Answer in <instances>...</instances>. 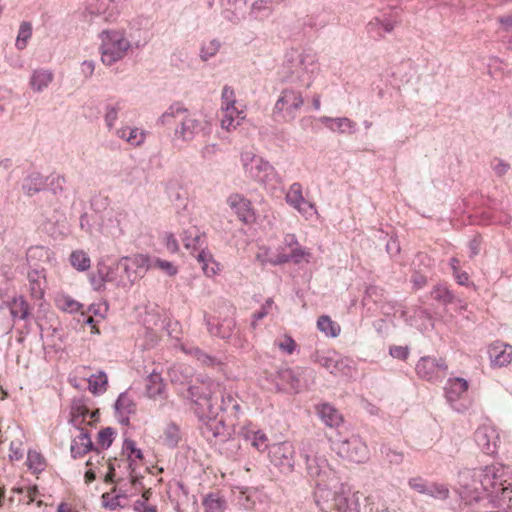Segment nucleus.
Masks as SVG:
<instances>
[{"instance_id":"27","label":"nucleus","mask_w":512,"mask_h":512,"mask_svg":"<svg viewBox=\"0 0 512 512\" xmlns=\"http://www.w3.org/2000/svg\"><path fill=\"white\" fill-rule=\"evenodd\" d=\"M196 259L201 264L202 271L207 277H213L222 271V265L215 260L213 254L207 249H201Z\"/></svg>"},{"instance_id":"30","label":"nucleus","mask_w":512,"mask_h":512,"mask_svg":"<svg viewBox=\"0 0 512 512\" xmlns=\"http://www.w3.org/2000/svg\"><path fill=\"white\" fill-rule=\"evenodd\" d=\"M322 123L334 132L339 133H350L355 128V123L351 121L349 118L340 117V118H331V117H323L321 119Z\"/></svg>"},{"instance_id":"49","label":"nucleus","mask_w":512,"mask_h":512,"mask_svg":"<svg viewBox=\"0 0 512 512\" xmlns=\"http://www.w3.org/2000/svg\"><path fill=\"white\" fill-rule=\"evenodd\" d=\"M122 110L123 105L121 102H117L106 107V113L104 118L105 123L109 129H112L115 126L116 120L118 119V115Z\"/></svg>"},{"instance_id":"32","label":"nucleus","mask_w":512,"mask_h":512,"mask_svg":"<svg viewBox=\"0 0 512 512\" xmlns=\"http://www.w3.org/2000/svg\"><path fill=\"white\" fill-rule=\"evenodd\" d=\"M181 348L186 354L193 356L203 366L215 367L221 364V361L219 359L207 354L198 347H186L184 345H181Z\"/></svg>"},{"instance_id":"43","label":"nucleus","mask_w":512,"mask_h":512,"mask_svg":"<svg viewBox=\"0 0 512 512\" xmlns=\"http://www.w3.org/2000/svg\"><path fill=\"white\" fill-rule=\"evenodd\" d=\"M123 452L127 454L128 460H129V469L131 470V474L134 472L135 468L133 467V457L135 459H142L143 453L140 449L136 447L135 441L131 439H125L123 444Z\"/></svg>"},{"instance_id":"48","label":"nucleus","mask_w":512,"mask_h":512,"mask_svg":"<svg viewBox=\"0 0 512 512\" xmlns=\"http://www.w3.org/2000/svg\"><path fill=\"white\" fill-rule=\"evenodd\" d=\"M44 186L45 181L38 173L31 175L23 184V188L26 190L28 195H33L40 191Z\"/></svg>"},{"instance_id":"39","label":"nucleus","mask_w":512,"mask_h":512,"mask_svg":"<svg viewBox=\"0 0 512 512\" xmlns=\"http://www.w3.org/2000/svg\"><path fill=\"white\" fill-rule=\"evenodd\" d=\"M226 500L217 494L210 493L203 500L206 512H223L226 509Z\"/></svg>"},{"instance_id":"47","label":"nucleus","mask_w":512,"mask_h":512,"mask_svg":"<svg viewBox=\"0 0 512 512\" xmlns=\"http://www.w3.org/2000/svg\"><path fill=\"white\" fill-rule=\"evenodd\" d=\"M32 36V26L29 22H22L19 27L18 35L16 38V47L19 50L24 49L29 39Z\"/></svg>"},{"instance_id":"21","label":"nucleus","mask_w":512,"mask_h":512,"mask_svg":"<svg viewBox=\"0 0 512 512\" xmlns=\"http://www.w3.org/2000/svg\"><path fill=\"white\" fill-rule=\"evenodd\" d=\"M115 411L122 425H129V416L136 413V404L128 392L121 393L115 402Z\"/></svg>"},{"instance_id":"13","label":"nucleus","mask_w":512,"mask_h":512,"mask_svg":"<svg viewBox=\"0 0 512 512\" xmlns=\"http://www.w3.org/2000/svg\"><path fill=\"white\" fill-rule=\"evenodd\" d=\"M313 360L334 375L346 373L352 363L350 358L342 356L335 350L316 351Z\"/></svg>"},{"instance_id":"52","label":"nucleus","mask_w":512,"mask_h":512,"mask_svg":"<svg viewBox=\"0 0 512 512\" xmlns=\"http://www.w3.org/2000/svg\"><path fill=\"white\" fill-rule=\"evenodd\" d=\"M89 414V408L85 404V401L82 398L73 399L71 408H70V415H75L77 417L83 416L88 417Z\"/></svg>"},{"instance_id":"45","label":"nucleus","mask_w":512,"mask_h":512,"mask_svg":"<svg viewBox=\"0 0 512 512\" xmlns=\"http://www.w3.org/2000/svg\"><path fill=\"white\" fill-rule=\"evenodd\" d=\"M108 312V304L104 301L91 304L87 311H81L82 315H87L86 320H94L95 317L105 318Z\"/></svg>"},{"instance_id":"23","label":"nucleus","mask_w":512,"mask_h":512,"mask_svg":"<svg viewBox=\"0 0 512 512\" xmlns=\"http://www.w3.org/2000/svg\"><path fill=\"white\" fill-rule=\"evenodd\" d=\"M115 135L125 141L128 145L132 147H139L145 142L147 132L138 127L125 125L116 129Z\"/></svg>"},{"instance_id":"31","label":"nucleus","mask_w":512,"mask_h":512,"mask_svg":"<svg viewBox=\"0 0 512 512\" xmlns=\"http://www.w3.org/2000/svg\"><path fill=\"white\" fill-rule=\"evenodd\" d=\"M318 414L326 426L339 427L342 422L341 414L330 404H322L318 408Z\"/></svg>"},{"instance_id":"54","label":"nucleus","mask_w":512,"mask_h":512,"mask_svg":"<svg viewBox=\"0 0 512 512\" xmlns=\"http://www.w3.org/2000/svg\"><path fill=\"white\" fill-rule=\"evenodd\" d=\"M27 462L30 469H34L35 471L43 470L44 459L39 453L35 451H28Z\"/></svg>"},{"instance_id":"33","label":"nucleus","mask_w":512,"mask_h":512,"mask_svg":"<svg viewBox=\"0 0 512 512\" xmlns=\"http://www.w3.org/2000/svg\"><path fill=\"white\" fill-rule=\"evenodd\" d=\"M207 331L214 337L229 338L234 329L235 322H205Z\"/></svg>"},{"instance_id":"3","label":"nucleus","mask_w":512,"mask_h":512,"mask_svg":"<svg viewBox=\"0 0 512 512\" xmlns=\"http://www.w3.org/2000/svg\"><path fill=\"white\" fill-rule=\"evenodd\" d=\"M172 120L176 123L175 137L183 141H191L200 133L207 135L211 132V123L207 119L178 103L171 105L161 116L163 124H170Z\"/></svg>"},{"instance_id":"64","label":"nucleus","mask_w":512,"mask_h":512,"mask_svg":"<svg viewBox=\"0 0 512 512\" xmlns=\"http://www.w3.org/2000/svg\"><path fill=\"white\" fill-rule=\"evenodd\" d=\"M428 481L424 480L423 478L421 477H414V478H411L408 482L409 484V487L415 491H417L418 493H421L423 494L425 488H426V485H427Z\"/></svg>"},{"instance_id":"16","label":"nucleus","mask_w":512,"mask_h":512,"mask_svg":"<svg viewBox=\"0 0 512 512\" xmlns=\"http://www.w3.org/2000/svg\"><path fill=\"white\" fill-rule=\"evenodd\" d=\"M416 372L419 377L428 380L436 381L445 377L447 372V365L443 359H436L434 357H422L417 365Z\"/></svg>"},{"instance_id":"18","label":"nucleus","mask_w":512,"mask_h":512,"mask_svg":"<svg viewBox=\"0 0 512 512\" xmlns=\"http://www.w3.org/2000/svg\"><path fill=\"white\" fill-rule=\"evenodd\" d=\"M214 383V381L203 382L202 384ZM215 384L218 385L217 388L212 389L213 391V404L219 411H223L228 413L230 416L237 417L240 404L238 400L231 394H225L222 391L221 385L217 382Z\"/></svg>"},{"instance_id":"44","label":"nucleus","mask_w":512,"mask_h":512,"mask_svg":"<svg viewBox=\"0 0 512 512\" xmlns=\"http://www.w3.org/2000/svg\"><path fill=\"white\" fill-rule=\"evenodd\" d=\"M423 494L435 499H446L449 496V489L444 484L428 482Z\"/></svg>"},{"instance_id":"8","label":"nucleus","mask_w":512,"mask_h":512,"mask_svg":"<svg viewBox=\"0 0 512 512\" xmlns=\"http://www.w3.org/2000/svg\"><path fill=\"white\" fill-rule=\"evenodd\" d=\"M302 92L294 88H285L281 91L273 108L275 116L286 122L293 121L304 105Z\"/></svg>"},{"instance_id":"9","label":"nucleus","mask_w":512,"mask_h":512,"mask_svg":"<svg viewBox=\"0 0 512 512\" xmlns=\"http://www.w3.org/2000/svg\"><path fill=\"white\" fill-rule=\"evenodd\" d=\"M333 449L344 459L354 463H363L369 458V450L359 436L352 435L345 439L333 440L330 437Z\"/></svg>"},{"instance_id":"28","label":"nucleus","mask_w":512,"mask_h":512,"mask_svg":"<svg viewBox=\"0 0 512 512\" xmlns=\"http://www.w3.org/2000/svg\"><path fill=\"white\" fill-rule=\"evenodd\" d=\"M30 294L35 299H42L46 288V277L42 271L33 270L28 273Z\"/></svg>"},{"instance_id":"25","label":"nucleus","mask_w":512,"mask_h":512,"mask_svg":"<svg viewBox=\"0 0 512 512\" xmlns=\"http://www.w3.org/2000/svg\"><path fill=\"white\" fill-rule=\"evenodd\" d=\"M256 258L262 264L281 265L288 262V254L280 253L276 246H261Z\"/></svg>"},{"instance_id":"10","label":"nucleus","mask_w":512,"mask_h":512,"mask_svg":"<svg viewBox=\"0 0 512 512\" xmlns=\"http://www.w3.org/2000/svg\"><path fill=\"white\" fill-rule=\"evenodd\" d=\"M285 202L305 220L319 218L316 204L305 198L303 187L299 182H294L288 187L285 193Z\"/></svg>"},{"instance_id":"50","label":"nucleus","mask_w":512,"mask_h":512,"mask_svg":"<svg viewBox=\"0 0 512 512\" xmlns=\"http://www.w3.org/2000/svg\"><path fill=\"white\" fill-rule=\"evenodd\" d=\"M317 328L327 337H337L341 332L338 322H316Z\"/></svg>"},{"instance_id":"57","label":"nucleus","mask_w":512,"mask_h":512,"mask_svg":"<svg viewBox=\"0 0 512 512\" xmlns=\"http://www.w3.org/2000/svg\"><path fill=\"white\" fill-rule=\"evenodd\" d=\"M279 349L287 354H292L296 348V342L292 337L285 335L282 339L276 341Z\"/></svg>"},{"instance_id":"17","label":"nucleus","mask_w":512,"mask_h":512,"mask_svg":"<svg viewBox=\"0 0 512 512\" xmlns=\"http://www.w3.org/2000/svg\"><path fill=\"white\" fill-rule=\"evenodd\" d=\"M474 439L483 453L494 455L497 452L500 437L495 427L488 424L479 426L474 433Z\"/></svg>"},{"instance_id":"20","label":"nucleus","mask_w":512,"mask_h":512,"mask_svg":"<svg viewBox=\"0 0 512 512\" xmlns=\"http://www.w3.org/2000/svg\"><path fill=\"white\" fill-rule=\"evenodd\" d=\"M488 355L493 367H504L512 360V346L496 342L489 346Z\"/></svg>"},{"instance_id":"38","label":"nucleus","mask_w":512,"mask_h":512,"mask_svg":"<svg viewBox=\"0 0 512 512\" xmlns=\"http://www.w3.org/2000/svg\"><path fill=\"white\" fill-rule=\"evenodd\" d=\"M380 453L385 461L391 465H400L404 460V453L394 449L391 445L383 443L380 447Z\"/></svg>"},{"instance_id":"29","label":"nucleus","mask_w":512,"mask_h":512,"mask_svg":"<svg viewBox=\"0 0 512 512\" xmlns=\"http://www.w3.org/2000/svg\"><path fill=\"white\" fill-rule=\"evenodd\" d=\"M54 75L50 70L38 69L33 71L30 78V86L36 92L46 89L53 81Z\"/></svg>"},{"instance_id":"22","label":"nucleus","mask_w":512,"mask_h":512,"mask_svg":"<svg viewBox=\"0 0 512 512\" xmlns=\"http://www.w3.org/2000/svg\"><path fill=\"white\" fill-rule=\"evenodd\" d=\"M122 265L128 277L131 276L130 271L141 276V274L153 268V262L150 258L143 254H136L131 257H125Z\"/></svg>"},{"instance_id":"42","label":"nucleus","mask_w":512,"mask_h":512,"mask_svg":"<svg viewBox=\"0 0 512 512\" xmlns=\"http://www.w3.org/2000/svg\"><path fill=\"white\" fill-rule=\"evenodd\" d=\"M311 256V252L308 249L301 247L298 241L296 240V244H293L289 251L288 262L293 261L294 263L299 264L304 261L308 263L310 261Z\"/></svg>"},{"instance_id":"1","label":"nucleus","mask_w":512,"mask_h":512,"mask_svg":"<svg viewBox=\"0 0 512 512\" xmlns=\"http://www.w3.org/2000/svg\"><path fill=\"white\" fill-rule=\"evenodd\" d=\"M459 495L466 505L473 503L482 512L512 511V469L501 463L459 473Z\"/></svg>"},{"instance_id":"62","label":"nucleus","mask_w":512,"mask_h":512,"mask_svg":"<svg viewBox=\"0 0 512 512\" xmlns=\"http://www.w3.org/2000/svg\"><path fill=\"white\" fill-rule=\"evenodd\" d=\"M123 495H116L115 497H110V495L108 493H105L102 495V499H103V506L105 508H108L110 510H115L117 509L118 507H121V504L119 502V499L120 497H122Z\"/></svg>"},{"instance_id":"7","label":"nucleus","mask_w":512,"mask_h":512,"mask_svg":"<svg viewBox=\"0 0 512 512\" xmlns=\"http://www.w3.org/2000/svg\"><path fill=\"white\" fill-rule=\"evenodd\" d=\"M221 128L230 132L235 130L246 117L245 107L239 105L235 91L230 86H224L221 94Z\"/></svg>"},{"instance_id":"15","label":"nucleus","mask_w":512,"mask_h":512,"mask_svg":"<svg viewBox=\"0 0 512 512\" xmlns=\"http://www.w3.org/2000/svg\"><path fill=\"white\" fill-rule=\"evenodd\" d=\"M226 203L241 223L245 225L255 223L256 212L249 199L239 193H232L228 196Z\"/></svg>"},{"instance_id":"60","label":"nucleus","mask_w":512,"mask_h":512,"mask_svg":"<svg viewBox=\"0 0 512 512\" xmlns=\"http://www.w3.org/2000/svg\"><path fill=\"white\" fill-rule=\"evenodd\" d=\"M293 244H296L295 234H286L284 236L283 242L276 247L280 253L282 252L283 254H289V251Z\"/></svg>"},{"instance_id":"58","label":"nucleus","mask_w":512,"mask_h":512,"mask_svg":"<svg viewBox=\"0 0 512 512\" xmlns=\"http://www.w3.org/2000/svg\"><path fill=\"white\" fill-rule=\"evenodd\" d=\"M153 267L163 270L169 276H174L178 272V269L173 265V263L162 259H155Z\"/></svg>"},{"instance_id":"55","label":"nucleus","mask_w":512,"mask_h":512,"mask_svg":"<svg viewBox=\"0 0 512 512\" xmlns=\"http://www.w3.org/2000/svg\"><path fill=\"white\" fill-rule=\"evenodd\" d=\"M468 389V382L462 378H455L450 382V390L447 392L448 394H455V396H460L462 393L466 392Z\"/></svg>"},{"instance_id":"41","label":"nucleus","mask_w":512,"mask_h":512,"mask_svg":"<svg viewBox=\"0 0 512 512\" xmlns=\"http://www.w3.org/2000/svg\"><path fill=\"white\" fill-rule=\"evenodd\" d=\"M70 263L78 271H86L91 266L90 257L83 250L73 251L70 255Z\"/></svg>"},{"instance_id":"35","label":"nucleus","mask_w":512,"mask_h":512,"mask_svg":"<svg viewBox=\"0 0 512 512\" xmlns=\"http://www.w3.org/2000/svg\"><path fill=\"white\" fill-rule=\"evenodd\" d=\"M146 381V395L149 398H156L163 393L165 384L159 373L153 371L148 375Z\"/></svg>"},{"instance_id":"53","label":"nucleus","mask_w":512,"mask_h":512,"mask_svg":"<svg viewBox=\"0 0 512 512\" xmlns=\"http://www.w3.org/2000/svg\"><path fill=\"white\" fill-rule=\"evenodd\" d=\"M114 435L115 430L111 427L101 429L98 432V444H100L103 448L110 447L113 442Z\"/></svg>"},{"instance_id":"46","label":"nucleus","mask_w":512,"mask_h":512,"mask_svg":"<svg viewBox=\"0 0 512 512\" xmlns=\"http://www.w3.org/2000/svg\"><path fill=\"white\" fill-rule=\"evenodd\" d=\"M88 382L89 390L93 394H100L106 390L108 380L106 374L104 372H100L98 375H92Z\"/></svg>"},{"instance_id":"36","label":"nucleus","mask_w":512,"mask_h":512,"mask_svg":"<svg viewBox=\"0 0 512 512\" xmlns=\"http://www.w3.org/2000/svg\"><path fill=\"white\" fill-rule=\"evenodd\" d=\"M55 305L58 309L68 313H74L83 308L82 304L73 299L70 295L64 293L57 294L55 297Z\"/></svg>"},{"instance_id":"14","label":"nucleus","mask_w":512,"mask_h":512,"mask_svg":"<svg viewBox=\"0 0 512 512\" xmlns=\"http://www.w3.org/2000/svg\"><path fill=\"white\" fill-rule=\"evenodd\" d=\"M245 171L259 182L266 183L275 172L274 167L260 156L251 153L242 155Z\"/></svg>"},{"instance_id":"5","label":"nucleus","mask_w":512,"mask_h":512,"mask_svg":"<svg viewBox=\"0 0 512 512\" xmlns=\"http://www.w3.org/2000/svg\"><path fill=\"white\" fill-rule=\"evenodd\" d=\"M300 454L306 462L308 475L316 480L315 491H317L319 487L329 488L328 486L336 480V474L324 456L314 453L310 440L302 442Z\"/></svg>"},{"instance_id":"63","label":"nucleus","mask_w":512,"mask_h":512,"mask_svg":"<svg viewBox=\"0 0 512 512\" xmlns=\"http://www.w3.org/2000/svg\"><path fill=\"white\" fill-rule=\"evenodd\" d=\"M165 331L169 337L175 339L177 341L180 340V322H167L165 326Z\"/></svg>"},{"instance_id":"12","label":"nucleus","mask_w":512,"mask_h":512,"mask_svg":"<svg viewBox=\"0 0 512 512\" xmlns=\"http://www.w3.org/2000/svg\"><path fill=\"white\" fill-rule=\"evenodd\" d=\"M305 369L301 367L296 368H280L276 372V384L277 391L293 392L298 393L304 386L303 374Z\"/></svg>"},{"instance_id":"59","label":"nucleus","mask_w":512,"mask_h":512,"mask_svg":"<svg viewBox=\"0 0 512 512\" xmlns=\"http://www.w3.org/2000/svg\"><path fill=\"white\" fill-rule=\"evenodd\" d=\"M252 446L258 451L262 452L268 448V437L261 430L256 431V436L253 438Z\"/></svg>"},{"instance_id":"56","label":"nucleus","mask_w":512,"mask_h":512,"mask_svg":"<svg viewBox=\"0 0 512 512\" xmlns=\"http://www.w3.org/2000/svg\"><path fill=\"white\" fill-rule=\"evenodd\" d=\"M97 273V276L94 274L90 275V282L93 286V289L99 291L104 288V283L107 281L108 274L104 272L103 268L101 267H98Z\"/></svg>"},{"instance_id":"4","label":"nucleus","mask_w":512,"mask_h":512,"mask_svg":"<svg viewBox=\"0 0 512 512\" xmlns=\"http://www.w3.org/2000/svg\"><path fill=\"white\" fill-rule=\"evenodd\" d=\"M315 503L322 512H360V495L341 485L340 490L319 487L314 493Z\"/></svg>"},{"instance_id":"6","label":"nucleus","mask_w":512,"mask_h":512,"mask_svg":"<svg viewBox=\"0 0 512 512\" xmlns=\"http://www.w3.org/2000/svg\"><path fill=\"white\" fill-rule=\"evenodd\" d=\"M100 38L101 61L107 66L123 59L131 46L125 34L118 30L104 31Z\"/></svg>"},{"instance_id":"19","label":"nucleus","mask_w":512,"mask_h":512,"mask_svg":"<svg viewBox=\"0 0 512 512\" xmlns=\"http://www.w3.org/2000/svg\"><path fill=\"white\" fill-rule=\"evenodd\" d=\"M24 432L18 426H8L5 431V441L10 440L9 459L11 462L21 460L24 456L23 439Z\"/></svg>"},{"instance_id":"34","label":"nucleus","mask_w":512,"mask_h":512,"mask_svg":"<svg viewBox=\"0 0 512 512\" xmlns=\"http://www.w3.org/2000/svg\"><path fill=\"white\" fill-rule=\"evenodd\" d=\"M182 438L179 427L175 423H169L161 436L162 444L170 449L178 446Z\"/></svg>"},{"instance_id":"24","label":"nucleus","mask_w":512,"mask_h":512,"mask_svg":"<svg viewBox=\"0 0 512 512\" xmlns=\"http://www.w3.org/2000/svg\"><path fill=\"white\" fill-rule=\"evenodd\" d=\"M256 258L262 264L281 265L288 262V254L280 253L276 246H261Z\"/></svg>"},{"instance_id":"61","label":"nucleus","mask_w":512,"mask_h":512,"mask_svg":"<svg viewBox=\"0 0 512 512\" xmlns=\"http://www.w3.org/2000/svg\"><path fill=\"white\" fill-rule=\"evenodd\" d=\"M431 294L434 299L441 300L443 302H448L452 298L449 290L445 286L435 287Z\"/></svg>"},{"instance_id":"40","label":"nucleus","mask_w":512,"mask_h":512,"mask_svg":"<svg viewBox=\"0 0 512 512\" xmlns=\"http://www.w3.org/2000/svg\"><path fill=\"white\" fill-rule=\"evenodd\" d=\"M7 306L14 319L23 320L28 315V304L23 297L14 298Z\"/></svg>"},{"instance_id":"51","label":"nucleus","mask_w":512,"mask_h":512,"mask_svg":"<svg viewBox=\"0 0 512 512\" xmlns=\"http://www.w3.org/2000/svg\"><path fill=\"white\" fill-rule=\"evenodd\" d=\"M220 48V42L216 39L210 40L207 43H204L201 49V58L204 61H207L209 58L216 55Z\"/></svg>"},{"instance_id":"37","label":"nucleus","mask_w":512,"mask_h":512,"mask_svg":"<svg viewBox=\"0 0 512 512\" xmlns=\"http://www.w3.org/2000/svg\"><path fill=\"white\" fill-rule=\"evenodd\" d=\"M205 240H204V236L200 235L197 231H186L185 232V236L183 238V244H184V247L188 250H191V252H196L198 251V253L201 251V249H204L203 248V244H204Z\"/></svg>"},{"instance_id":"2","label":"nucleus","mask_w":512,"mask_h":512,"mask_svg":"<svg viewBox=\"0 0 512 512\" xmlns=\"http://www.w3.org/2000/svg\"><path fill=\"white\" fill-rule=\"evenodd\" d=\"M215 383L194 384L187 388L184 397L190 399L195 405V413L202 421L201 435L210 444L225 441L229 435L223 419H218V408L213 404V391L217 388Z\"/></svg>"},{"instance_id":"26","label":"nucleus","mask_w":512,"mask_h":512,"mask_svg":"<svg viewBox=\"0 0 512 512\" xmlns=\"http://www.w3.org/2000/svg\"><path fill=\"white\" fill-rule=\"evenodd\" d=\"M93 450L94 444L91 440L89 433L87 431H84V429H81L80 434L77 437H75L71 442V456L73 458H79Z\"/></svg>"},{"instance_id":"11","label":"nucleus","mask_w":512,"mask_h":512,"mask_svg":"<svg viewBox=\"0 0 512 512\" xmlns=\"http://www.w3.org/2000/svg\"><path fill=\"white\" fill-rule=\"evenodd\" d=\"M271 463L283 474H289L295 467V449L290 442L273 444L269 450Z\"/></svg>"}]
</instances>
